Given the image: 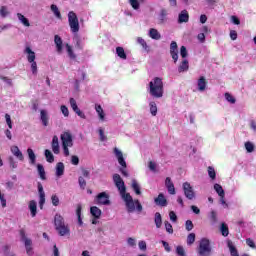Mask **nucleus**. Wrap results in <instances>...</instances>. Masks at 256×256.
<instances>
[{
  "label": "nucleus",
  "mask_w": 256,
  "mask_h": 256,
  "mask_svg": "<svg viewBox=\"0 0 256 256\" xmlns=\"http://www.w3.org/2000/svg\"><path fill=\"white\" fill-rule=\"evenodd\" d=\"M228 248L231 256H239V252L237 251V248H235V246L233 245V242L228 241Z\"/></svg>",
  "instance_id": "obj_38"
},
{
  "label": "nucleus",
  "mask_w": 256,
  "mask_h": 256,
  "mask_svg": "<svg viewBox=\"0 0 256 256\" xmlns=\"http://www.w3.org/2000/svg\"><path fill=\"white\" fill-rule=\"evenodd\" d=\"M37 171L40 179H42V181H45V179H47L45 176V167H43L42 164H37Z\"/></svg>",
  "instance_id": "obj_36"
},
{
  "label": "nucleus",
  "mask_w": 256,
  "mask_h": 256,
  "mask_svg": "<svg viewBox=\"0 0 256 256\" xmlns=\"http://www.w3.org/2000/svg\"><path fill=\"white\" fill-rule=\"evenodd\" d=\"M169 217H170V221H172V223H177V214H175L174 211L169 212Z\"/></svg>",
  "instance_id": "obj_64"
},
{
  "label": "nucleus",
  "mask_w": 256,
  "mask_h": 256,
  "mask_svg": "<svg viewBox=\"0 0 256 256\" xmlns=\"http://www.w3.org/2000/svg\"><path fill=\"white\" fill-rule=\"evenodd\" d=\"M54 225H55V229L65 225V219L63 218V216H61V214H56L55 215V217H54Z\"/></svg>",
  "instance_id": "obj_30"
},
{
  "label": "nucleus",
  "mask_w": 256,
  "mask_h": 256,
  "mask_svg": "<svg viewBox=\"0 0 256 256\" xmlns=\"http://www.w3.org/2000/svg\"><path fill=\"white\" fill-rule=\"evenodd\" d=\"M154 222L157 229H161V226L163 225V218L161 217V213L156 212L154 215Z\"/></svg>",
  "instance_id": "obj_32"
},
{
  "label": "nucleus",
  "mask_w": 256,
  "mask_h": 256,
  "mask_svg": "<svg viewBox=\"0 0 256 256\" xmlns=\"http://www.w3.org/2000/svg\"><path fill=\"white\" fill-rule=\"evenodd\" d=\"M220 231L223 237H227L229 235V226L225 222H223L220 226Z\"/></svg>",
  "instance_id": "obj_42"
},
{
  "label": "nucleus",
  "mask_w": 256,
  "mask_h": 256,
  "mask_svg": "<svg viewBox=\"0 0 256 256\" xmlns=\"http://www.w3.org/2000/svg\"><path fill=\"white\" fill-rule=\"evenodd\" d=\"M148 35L151 39H154L155 41H159L161 39V33L155 28H151L148 32Z\"/></svg>",
  "instance_id": "obj_31"
},
{
  "label": "nucleus",
  "mask_w": 256,
  "mask_h": 256,
  "mask_svg": "<svg viewBox=\"0 0 256 256\" xmlns=\"http://www.w3.org/2000/svg\"><path fill=\"white\" fill-rule=\"evenodd\" d=\"M148 169H150V171H152V173H157V162L149 161L148 162Z\"/></svg>",
  "instance_id": "obj_50"
},
{
  "label": "nucleus",
  "mask_w": 256,
  "mask_h": 256,
  "mask_svg": "<svg viewBox=\"0 0 256 256\" xmlns=\"http://www.w3.org/2000/svg\"><path fill=\"white\" fill-rule=\"evenodd\" d=\"M56 231L61 237H65V235H69L70 233L69 225L64 224L62 226H58V228H56Z\"/></svg>",
  "instance_id": "obj_25"
},
{
  "label": "nucleus",
  "mask_w": 256,
  "mask_h": 256,
  "mask_svg": "<svg viewBox=\"0 0 256 256\" xmlns=\"http://www.w3.org/2000/svg\"><path fill=\"white\" fill-rule=\"evenodd\" d=\"M127 245L128 247H132L133 249H135V247H137V240L133 237H129L127 239Z\"/></svg>",
  "instance_id": "obj_49"
},
{
  "label": "nucleus",
  "mask_w": 256,
  "mask_h": 256,
  "mask_svg": "<svg viewBox=\"0 0 256 256\" xmlns=\"http://www.w3.org/2000/svg\"><path fill=\"white\" fill-rule=\"evenodd\" d=\"M116 54L120 57V59H127V54L125 53V49L123 47H117Z\"/></svg>",
  "instance_id": "obj_41"
},
{
  "label": "nucleus",
  "mask_w": 256,
  "mask_h": 256,
  "mask_svg": "<svg viewBox=\"0 0 256 256\" xmlns=\"http://www.w3.org/2000/svg\"><path fill=\"white\" fill-rule=\"evenodd\" d=\"M51 201L54 207H59V196H57V194L51 196Z\"/></svg>",
  "instance_id": "obj_55"
},
{
  "label": "nucleus",
  "mask_w": 256,
  "mask_h": 256,
  "mask_svg": "<svg viewBox=\"0 0 256 256\" xmlns=\"http://www.w3.org/2000/svg\"><path fill=\"white\" fill-rule=\"evenodd\" d=\"M149 107L151 115L155 117L157 115V103H155V101H151L149 103Z\"/></svg>",
  "instance_id": "obj_43"
},
{
  "label": "nucleus",
  "mask_w": 256,
  "mask_h": 256,
  "mask_svg": "<svg viewBox=\"0 0 256 256\" xmlns=\"http://www.w3.org/2000/svg\"><path fill=\"white\" fill-rule=\"evenodd\" d=\"M210 221L212 225H215V223H217V212H215V210H212L210 212Z\"/></svg>",
  "instance_id": "obj_54"
},
{
  "label": "nucleus",
  "mask_w": 256,
  "mask_h": 256,
  "mask_svg": "<svg viewBox=\"0 0 256 256\" xmlns=\"http://www.w3.org/2000/svg\"><path fill=\"white\" fill-rule=\"evenodd\" d=\"M170 54L174 63H177L179 61V51L177 50V42L175 41H172L170 44Z\"/></svg>",
  "instance_id": "obj_13"
},
{
  "label": "nucleus",
  "mask_w": 256,
  "mask_h": 256,
  "mask_svg": "<svg viewBox=\"0 0 256 256\" xmlns=\"http://www.w3.org/2000/svg\"><path fill=\"white\" fill-rule=\"evenodd\" d=\"M40 121L44 127L49 126V112L47 110H40Z\"/></svg>",
  "instance_id": "obj_15"
},
{
  "label": "nucleus",
  "mask_w": 256,
  "mask_h": 256,
  "mask_svg": "<svg viewBox=\"0 0 256 256\" xmlns=\"http://www.w3.org/2000/svg\"><path fill=\"white\" fill-rule=\"evenodd\" d=\"M148 93L155 99H161L163 97V79L160 77L153 78L148 84Z\"/></svg>",
  "instance_id": "obj_1"
},
{
  "label": "nucleus",
  "mask_w": 256,
  "mask_h": 256,
  "mask_svg": "<svg viewBox=\"0 0 256 256\" xmlns=\"http://www.w3.org/2000/svg\"><path fill=\"white\" fill-rule=\"evenodd\" d=\"M90 213H91L92 217H94V219H101V215L103 212L101 211V209H99V207L92 206L90 208Z\"/></svg>",
  "instance_id": "obj_29"
},
{
  "label": "nucleus",
  "mask_w": 256,
  "mask_h": 256,
  "mask_svg": "<svg viewBox=\"0 0 256 256\" xmlns=\"http://www.w3.org/2000/svg\"><path fill=\"white\" fill-rule=\"evenodd\" d=\"M169 15V11L165 8L161 9L158 14V23L159 25H163L167 23V16Z\"/></svg>",
  "instance_id": "obj_16"
},
{
  "label": "nucleus",
  "mask_w": 256,
  "mask_h": 256,
  "mask_svg": "<svg viewBox=\"0 0 256 256\" xmlns=\"http://www.w3.org/2000/svg\"><path fill=\"white\" fill-rule=\"evenodd\" d=\"M61 142H62V149L65 157H69V147H73V135H71V132H63L60 136Z\"/></svg>",
  "instance_id": "obj_3"
},
{
  "label": "nucleus",
  "mask_w": 256,
  "mask_h": 256,
  "mask_svg": "<svg viewBox=\"0 0 256 256\" xmlns=\"http://www.w3.org/2000/svg\"><path fill=\"white\" fill-rule=\"evenodd\" d=\"M16 17L18 19V21L24 26V27H31V23L29 22V19H27V17H25V15L21 14V13H17Z\"/></svg>",
  "instance_id": "obj_26"
},
{
  "label": "nucleus",
  "mask_w": 256,
  "mask_h": 256,
  "mask_svg": "<svg viewBox=\"0 0 256 256\" xmlns=\"http://www.w3.org/2000/svg\"><path fill=\"white\" fill-rule=\"evenodd\" d=\"M60 111L64 115V117H69V108H67V106L62 105L60 107Z\"/></svg>",
  "instance_id": "obj_61"
},
{
  "label": "nucleus",
  "mask_w": 256,
  "mask_h": 256,
  "mask_svg": "<svg viewBox=\"0 0 256 256\" xmlns=\"http://www.w3.org/2000/svg\"><path fill=\"white\" fill-rule=\"evenodd\" d=\"M70 106L74 112L79 109V106H77V101L75 100V98H70Z\"/></svg>",
  "instance_id": "obj_58"
},
{
  "label": "nucleus",
  "mask_w": 256,
  "mask_h": 256,
  "mask_svg": "<svg viewBox=\"0 0 256 256\" xmlns=\"http://www.w3.org/2000/svg\"><path fill=\"white\" fill-rule=\"evenodd\" d=\"M208 175L210 179H212V181H215L217 177V173L215 172V168H213V166L208 167Z\"/></svg>",
  "instance_id": "obj_48"
},
{
  "label": "nucleus",
  "mask_w": 256,
  "mask_h": 256,
  "mask_svg": "<svg viewBox=\"0 0 256 256\" xmlns=\"http://www.w3.org/2000/svg\"><path fill=\"white\" fill-rule=\"evenodd\" d=\"M113 153H114L119 165L121 167L126 168L127 162L125 161V157H123V152L119 148L115 147L113 150Z\"/></svg>",
  "instance_id": "obj_10"
},
{
  "label": "nucleus",
  "mask_w": 256,
  "mask_h": 256,
  "mask_svg": "<svg viewBox=\"0 0 256 256\" xmlns=\"http://www.w3.org/2000/svg\"><path fill=\"white\" fill-rule=\"evenodd\" d=\"M225 99L226 101H228V103H231L232 105H234V103L236 102L235 97H233V95H231L230 93H225Z\"/></svg>",
  "instance_id": "obj_56"
},
{
  "label": "nucleus",
  "mask_w": 256,
  "mask_h": 256,
  "mask_svg": "<svg viewBox=\"0 0 256 256\" xmlns=\"http://www.w3.org/2000/svg\"><path fill=\"white\" fill-rule=\"evenodd\" d=\"M178 23H189V12L182 10L178 15Z\"/></svg>",
  "instance_id": "obj_22"
},
{
  "label": "nucleus",
  "mask_w": 256,
  "mask_h": 256,
  "mask_svg": "<svg viewBox=\"0 0 256 256\" xmlns=\"http://www.w3.org/2000/svg\"><path fill=\"white\" fill-rule=\"evenodd\" d=\"M27 155H28L30 165H36L37 156L35 155V152L33 151V149L28 148L27 149Z\"/></svg>",
  "instance_id": "obj_27"
},
{
  "label": "nucleus",
  "mask_w": 256,
  "mask_h": 256,
  "mask_svg": "<svg viewBox=\"0 0 256 256\" xmlns=\"http://www.w3.org/2000/svg\"><path fill=\"white\" fill-rule=\"evenodd\" d=\"M94 203L96 205H111V200H109V194H107L106 192L99 193L95 197Z\"/></svg>",
  "instance_id": "obj_8"
},
{
  "label": "nucleus",
  "mask_w": 256,
  "mask_h": 256,
  "mask_svg": "<svg viewBox=\"0 0 256 256\" xmlns=\"http://www.w3.org/2000/svg\"><path fill=\"white\" fill-rule=\"evenodd\" d=\"M65 47L68 57L70 59H77V55H75V52H73V47H71V45H69L68 43L65 44Z\"/></svg>",
  "instance_id": "obj_35"
},
{
  "label": "nucleus",
  "mask_w": 256,
  "mask_h": 256,
  "mask_svg": "<svg viewBox=\"0 0 256 256\" xmlns=\"http://www.w3.org/2000/svg\"><path fill=\"white\" fill-rule=\"evenodd\" d=\"M186 231H193V221L187 220L185 223Z\"/></svg>",
  "instance_id": "obj_62"
},
{
  "label": "nucleus",
  "mask_w": 256,
  "mask_h": 256,
  "mask_svg": "<svg viewBox=\"0 0 256 256\" xmlns=\"http://www.w3.org/2000/svg\"><path fill=\"white\" fill-rule=\"evenodd\" d=\"M138 247L140 251H147V242H145V240H140L138 242Z\"/></svg>",
  "instance_id": "obj_57"
},
{
  "label": "nucleus",
  "mask_w": 256,
  "mask_h": 256,
  "mask_svg": "<svg viewBox=\"0 0 256 256\" xmlns=\"http://www.w3.org/2000/svg\"><path fill=\"white\" fill-rule=\"evenodd\" d=\"M44 155L48 163H53V161H55V156H53L51 150L46 149Z\"/></svg>",
  "instance_id": "obj_37"
},
{
  "label": "nucleus",
  "mask_w": 256,
  "mask_h": 256,
  "mask_svg": "<svg viewBox=\"0 0 256 256\" xmlns=\"http://www.w3.org/2000/svg\"><path fill=\"white\" fill-rule=\"evenodd\" d=\"M131 7L134 9V11H139L141 9V4L139 3V0H128Z\"/></svg>",
  "instance_id": "obj_45"
},
{
  "label": "nucleus",
  "mask_w": 256,
  "mask_h": 256,
  "mask_svg": "<svg viewBox=\"0 0 256 256\" xmlns=\"http://www.w3.org/2000/svg\"><path fill=\"white\" fill-rule=\"evenodd\" d=\"M121 197L126 205L128 213H134V211L136 210L138 213H141V211H143V206L141 205V202H139V200H133L131 194L125 192L124 194H121Z\"/></svg>",
  "instance_id": "obj_2"
},
{
  "label": "nucleus",
  "mask_w": 256,
  "mask_h": 256,
  "mask_svg": "<svg viewBox=\"0 0 256 256\" xmlns=\"http://www.w3.org/2000/svg\"><path fill=\"white\" fill-rule=\"evenodd\" d=\"M213 249L211 248V241L207 238H202L199 241L197 253L199 256H211Z\"/></svg>",
  "instance_id": "obj_4"
},
{
  "label": "nucleus",
  "mask_w": 256,
  "mask_h": 256,
  "mask_svg": "<svg viewBox=\"0 0 256 256\" xmlns=\"http://www.w3.org/2000/svg\"><path fill=\"white\" fill-rule=\"evenodd\" d=\"M214 190L219 195V197H225V190H223V186L220 184H214Z\"/></svg>",
  "instance_id": "obj_40"
},
{
  "label": "nucleus",
  "mask_w": 256,
  "mask_h": 256,
  "mask_svg": "<svg viewBox=\"0 0 256 256\" xmlns=\"http://www.w3.org/2000/svg\"><path fill=\"white\" fill-rule=\"evenodd\" d=\"M10 14L9 8L7 6H1L0 7V17L5 19Z\"/></svg>",
  "instance_id": "obj_46"
},
{
  "label": "nucleus",
  "mask_w": 256,
  "mask_h": 256,
  "mask_svg": "<svg viewBox=\"0 0 256 256\" xmlns=\"http://www.w3.org/2000/svg\"><path fill=\"white\" fill-rule=\"evenodd\" d=\"M21 239L25 245L27 255H33V240L25 235V231H20Z\"/></svg>",
  "instance_id": "obj_7"
},
{
  "label": "nucleus",
  "mask_w": 256,
  "mask_h": 256,
  "mask_svg": "<svg viewBox=\"0 0 256 256\" xmlns=\"http://www.w3.org/2000/svg\"><path fill=\"white\" fill-rule=\"evenodd\" d=\"M131 186L133 191H135L136 195H141V186H139V183L137 182V180L133 179Z\"/></svg>",
  "instance_id": "obj_39"
},
{
  "label": "nucleus",
  "mask_w": 256,
  "mask_h": 256,
  "mask_svg": "<svg viewBox=\"0 0 256 256\" xmlns=\"http://www.w3.org/2000/svg\"><path fill=\"white\" fill-rule=\"evenodd\" d=\"M38 193H39V207L43 209V205H45V191L43 190V185L38 183Z\"/></svg>",
  "instance_id": "obj_18"
},
{
  "label": "nucleus",
  "mask_w": 256,
  "mask_h": 256,
  "mask_svg": "<svg viewBox=\"0 0 256 256\" xmlns=\"http://www.w3.org/2000/svg\"><path fill=\"white\" fill-rule=\"evenodd\" d=\"M179 73H184V71H189V61L187 59H184L180 66L178 67Z\"/></svg>",
  "instance_id": "obj_34"
},
{
  "label": "nucleus",
  "mask_w": 256,
  "mask_h": 256,
  "mask_svg": "<svg viewBox=\"0 0 256 256\" xmlns=\"http://www.w3.org/2000/svg\"><path fill=\"white\" fill-rule=\"evenodd\" d=\"M10 151L18 161H25V156H23V152H21V149H19V146L13 145L10 147Z\"/></svg>",
  "instance_id": "obj_12"
},
{
  "label": "nucleus",
  "mask_w": 256,
  "mask_h": 256,
  "mask_svg": "<svg viewBox=\"0 0 256 256\" xmlns=\"http://www.w3.org/2000/svg\"><path fill=\"white\" fill-rule=\"evenodd\" d=\"M187 245H193V243H195V233H190L188 236H187Z\"/></svg>",
  "instance_id": "obj_53"
},
{
  "label": "nucleus",
  "mask_w": 256,
  "mask_h": 256,
  "mask_svg": "<svg viewBox=\"0 0 256 256\" xmlns=\"http://www.w3.org/2000/svg\"><path fill=\"white\" fill-rule=\"evenodd\" d=\"M31 65V71L33 75H37V62L34 60L32 62H28Z\"/></svg>",
  "instance_id": "obj_60"
},
{
  "label": "nucleus",
  "mask_w": 256,
  "mask_h": 256,
  "mask_svg": "<svg viewBox=\"0 0 256 256\" xmlns=\"http://www.w3.org/2000/svg\"><path fill=\"white\" fill-rule=\"evenodd\" d=\"M95 111L98 115L99 121L102 123L105 122V110H103V107L100 104H96Z\"/></svg>",
  "instance_id": "obj_23"
},
{
  "label": "nucleus",
  "mask_w": 256,
  "mask_h": 256,
  "mask_svg": "<svg viewBox=\"0 0 256 256\" xmlns=\"http://www.w3.org/2000/svg\"><path fill=\"white\" fill-rule=\"evenodd\" d=\"M68 23L70 27V31L72 33H79V18L77 17V14L73 11H70L68 13Z\"/></svg>",
  "instance_id": "obj_5"
},
{
  "label": "nucleus",
  "mask_w": 256,
  "mask_h": 256,
  "mask_svg": "<svg viewBox=\"0 0 256 256\" xmlns=\"http://www.w3.org/2000/svg\"><path fill=\"white\" fill-rule=\"evenodd\" d=\"M23 53L24 55H26V59L28 62L35 61V59L37 58V56L35 55V51H33L30 46H26Z\"/></svg>",
  "instance_id": "obj_14"
},
{
  "label": "nucleus",
  "mask_w": 256,
  "mask_h": 256,
  "mask_svg": "<svg viewBox=\"0 0 256 256\" xmlns=\"http://www.w3.org/2000/svg\"><path fill=\"white\" fill-rule=\"evenodd\" d=\"M52 151L55 155H59L60 147H59V137L53 136L52 143H51Z\"/></svg>",
  "instance_id": "obj_21"
},
{
  "label": "nucleus",
  "mask_w": 256,
  "mask_h": 256,
  "mask_svg": "<svg viewBox=\"0 0 256 256\" xmlns=\"http://www.w3.org/2000/svg\"><path fill=\"white\" fill-rule=\"evenodd\" d=\"M113 153H114L119 165L121 167L126 168L127 162L125 161V157H123V152L119 148L115 147L113 150Z\"/></svg>",
  "instance_id": "obj_11"
},
{
  "label": "nucleus",
  "mask_w": 256,
  "mask_h": 256,
  "mask_svg": "<svg viewBox=\"0 0 256 256\" xmlns=\"http://www.w3.org/2000/svg\"><path fill=\"white\" fill-rule=\"evenodd\" d=\"M50 9L52 13H54L55 17H57V19H61V12L59 11V7H57V5L52 4Z\"/></svg>",
  "instance_id": "obj_44"
},
{
  "label": "nucleus",
  "mask_w": 256,
  "mask_h": 256,
  "mask_svg": "<svg viewBox=\"0 0 256 256\" xmlns=\"http://www.w3.org/2000/svg\"><path fill=\"white\" fill-rule=\"evenodd\" d=\"M164 226H165L166 232L169 233L170 235H173V225H171L169 221H165Z\"/></svg>",
  "instance_id": "obj_52"
},
{
  "label": "nucleus",
  "mask_w": 256,
  "mask_h": 256,
  "mask_svg": "<svg viewBox=\"0 0 256 256\" xmlns=\"http://www.w3.org/2000/svg\"><path fill=\"white\" fill-rule=\"evenodd\" d=\"M244 147L247 153H253L255 151V145L252 142H246Z\"/></svg>",
  "instance_id": "obj_47"
},
{
  "label": "nucleus",
  "mask_w": 256,
  "mask_h": 256,
  "mask_svg": "<svg viewBox=\"0 0 256 256\" xmlns=\"http://www.w3.org/2000/svg\"><path fill=\"white\" fill-rule=\"evenodd\" d=\"M54 43L56 45V51H57L58 55H62L63 54V39H61L59 35H55Z\"/></svg>",
  "instance_id": "obj_17"
},
{
  "label": "nucleus",
  "mask_w": 256,
  "mask_h": 256,
  "mask_svg": "<svg viewBox=\"0 0 256 256\" xmlns=\"http://www.w3.org/2000/svg\"><path fill=\"white\" fill-rule=\"evenodd\" d=\"M182 187L186 199L193 201V199H195V190H193V186H191L189 182H184Z\"/></svg>",
  "instance_id": "obj_9"
},
{
  "label": "nucleus",
  "mask_w": 256,
  "mask_h": 256,
  "mask_svg": "<svg viewBox=\"0 0 256 256\" xmlns=\"http://www.w3.org/2000/svg\"><path fill=\"white\" fill-rule=\"evenodd\" d=\"M165 187L170 195H175V184L170 177H167L165 180Z\"/></svg>",
  "instance_id": "obj_20"
},
{
  "label": "nucleus",
  "mask_w": 256,
  "mask_h": 256,
  "mask_svg": "<svg viewBox=\"0 0 256 256\" xmlns=\"http://www.w3.org/2000/svg\"><path fill=\"white\" fill-rule=\"evenodd\" d=\"M28 209L30 211L31 217H36L37 216V202L35 200H31L28 203Z\"/></svg>",
  "instance_id": "obj_24"
},
{
  "label": "nucleus",
  "mask_w": 256,
  "mask_h": 256,
  "mask_svg": "<svg viewBox=\"0 0 256 256\" xmlns=\"http://www.w3.org/2000/svg\"><path fill=\"white\" fill-rule=\"evenodd\" d=\"M154 202L156 203V205H158V207H167L168 205L167 198H165V195L163 193H160L158 197L154 199Z\"/></svg>",
  "instance_id": "obj_19"
},
{
  "label": "nucleus",
  "mask_w": 256,
  "mask_h": 256,
  "mask_svg": "<svg viewBox=\"0 0 256 256\" xmlns=\"http://www.w3.org/2000/svg\"><path fill=\"white\" fill-rule=\"evenodd\" d=\"M180 55L183 59H185V57H187L188 52H187V48L185 46H181L180 48Z\"/></svg>",
  "instance_id": "obj_63"
},
{
  "label": "nucleus",
  "mask_w": 256,
  "mask_h": 256,
  "mask_svg": "<svg viewBox=\"0 0 256 256\" xmlns=\"http://www.w3.org/2000/svg\"><path fill=\"white\" fill-rule=\"evenodd\" d=\"M113 183L117 187L120 195L127 193V187H125V182L123 181V178H121V175L114 174L113 175Z\"/></svg>",
  "instance_id": "obj_6"
},
{
  "label": "nucleus",
  "mask_w": 256,
  "mask_h": 256,
  "mask_svg": "<svg viewBox=\"0 0 256 256\" xmlns=\"http://www.w3.org/2000/svg\"><path fill=\"white\" fill-rule=\"evenodd\" d=\"M81 209H82L81 204H78L76 209V215L78 217L79 225H83V220L81 219Z\"/></svg>",
  "instance_id": "obj_51"
},
{
  "label": "nucleus",
  "mask_w": 256,
  "mask_h": 256,
  "mask_svg": "<svg viewBox=\"0 0 256 256\" xmlns=\"http://www.w3.org/2000/svg\"><path fill=\"white\" fill-rule=\"evenodd\" d=\"M78 183L81 189H85V187H87V181H85V178H83V176H80L78 178Z\"/></svg>",
  "instance_id": "obj_59"
},
{
  "label": "nucleus",
  "mask_w": 256,
  "mask_h": 256,
  "mask_svg": "<svg viewBox=\"0 0 256 256\" xmlns=\"http://www.w3.org/2000/svg\"><path fill=\"white\" fill-rule=\"evenodd\" d=\"M65 175V164L58 162L56 164V177H63Z\"/></svg>",
  "instance_id": "obj_28"
},
{
  "label": "nucleus",
  "mask_w": 256,
  "mask_h": 256,
  "mask_svg": "<svg viewBox=\"0 0 256 256\" xmlns=\"http://www.w3.org/2000/svg\"><path fill=\"white\" fill-rule=\"evenodd\" d=\"M207 89V81L205 80V77H200L198 80V90L203 92Z\"/></svg>",
  "instance_id": "obj_33"
}]
</instances>
